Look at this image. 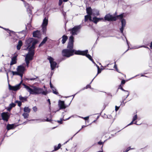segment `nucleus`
<instances>
[{
	"label": "nucleus",
	"instance_id": "2eb2a0df",
	"mask_svg": "<svg viewBox=\"0 0 152 152\" xmlns=\"http://www.w3.org/2000/svg\"><path fill=\"white\" fill-rule=\"evenodd\" d=\"M17 56H15L12 58V60L10 64V65L15 64L17 63Z\"/></svg>",
	"mask_w": 152,
	"mask_h": 152
},
{
	"label": "nucleus",
	"instance_id": "7c9ffc66",
	"mask_svg": "<svg viewBox=\"0 0 152 152\" xmlns=\"http://www.w3.org/2000/svg\"><path fill=\"white\" fill-rule=\"evenodd\" d=\"M74 50V54L76 55H80L81 51L78 50Z\"/></svg>",
	"mask_w": 152,
	"mask_h": 152
},
{
	"label": "nucleus",
	"instance_id": "f3484780",
	"mask_svg": "<svg viewBox=\"0 0 152 152\" xmlns=\"http://www.w3.org/2000/svg\"><path fill=\"white\" fill-rule=\"evenodd\" d=\"M86 13L88 15H92V10L91 7H88L86 9Z\"/></svg>",
	"mask_w": 152,
	"mask_h": 152
},
{
	"label": "nucleus",
	"instance_id": "58836bf2",
	"mask_svg": "<svg viewBox=\"0 0 152 152\" xmlns=\"http://www.w3.org/2000/svg\"><path fill=\"white\" fill-rule=\"evenodd\" d=\"M15 102L16 103H18V105L20 107L22 105V102L20 101L17 100L15 101Z\"/></svg>",
	"mask_w": 152,
	"mask_h": 152
},
{
	"label": "nucleus",
	"instance_id": "052dcab7",
	"mask_svg": "<svg viewBox=\"0 0 152 152\" xmlns=\"http://www.w3.org/2000/svg\"><path fill=\"white\" fill-rule=\"evenodd\" d=\"M84 119L85 120H87L89 119V117L87 116L84 118Z\"/></svg>",
	"mask_w": 152,
	"mask_h": 152
},
{
	"label": "nucleus",
	"instance_id": "6e6552de",
	"mask_svg": "<svg viewBox=\"0 0 152 152\" xmlns=\"http://www.w3.org/2000/svg\"><path fill=\"white\" fill-rule=\"evenodd\" d=\"M23 85L24 86L25 88L29 92L30 94H35V91L34 88V89H32L24 84H23Z\"/></svg>",
	"mask_w": 152,
	"mask_h": 152
},
{
	"label": "nucleus",
	"instance_id": "a18cd8bd",
	"mask_svg": "<svg viewBox=\"0 0 152 152\" xmlns=\"http://www.w3.org/2000/svg\"><path fill=\"white\" fill-rule=\"evenodd\" d=\"M33 109L34 112H36L37 111V108L36 106H34L33 107Z\"/></svg>",
	"mask_w": 152,
	"mask_h": 152
},
{
	"label": "nucleus",
	"instance_id": "cd10ccee",
	"mask_svg": "<svg viewBox=\"0 0 152 152\" xmlns=\"http://www.w3.org/2000/svg\"><path fill=\"white\" fill-rule=\"evenodd\" d=\"M24 111L25 112H26L29 113L31 111V109L29 108L28 107H25L24 108Z\"/></svg>",
	"mask_w": 152,
	"mask_h": 152
},
{
	"label": "nucleus",
	"instance_id": "20e7f679",
	"mask_svg": "<svg viewBox=\"0 0 152 152\" xmlns=\"http://www.w3.org/2000/svg\"><path fill=\"white\" fill-rule=\"evenodd\" d=\"M1 116L2 119L6 121H8L10 116L8 112H3L1 114Z\"/></svg>",
	"mask_w": 152,
	"mask_h": 152
},
{
	"label": "nucleus",
	"instance_id": "6ab92c4d",
	"mask_svg": "<svg viewBox=\"0 0 152 152\" xmlns=\"http://www.w3.org/2000/svg\"><path fill=\"white\" fill-rule=\"evenodd\" d=\"M28 97L25 96L24 97H22L21 96H19V99L22 102H24L26 101H27V98Z\"/></svg>",
	"mask_w": 152,
	"mask_h": 152
},
{
	"label": "nucleus",
	"instance_id": "c85d7f7f",
	"mask_svg": "<svg viewBox=\"0 0 152 152\" xmlns=\"http://www.w3.org/2000/svg\"><path fill=\"white\" fill-rule=\"evenodd\" d=\"M88 53V50H86L85 51H81V53H80V55H82V56H85L86 55V54Z\"/></svg>",
	"mask_w": 152,
	"mask_h": 152
},
{
	"label": "nucleus",
	"instance_id": "4d7b16f0",
	"mask_svg": "<svg viewBox=\"0 0 152 152\" xmlns=\"http://www.w3.org/2000/svg\"><path fill=\"white\" fill-rule=\"evenodd\" d=\"M43 94L46 95L47 93L46 92L43 91H42V92L41 93Z\"/></svg>",
	"mask_w": 152,
	"mask_h": 152
},
{
	"label": "nucleus",
	"instance_id": "ddd939ff",
	"mask_svg": "<svg viewBox=\"0 0 152 152\" xmlns=\"http://www.w3.org/2000/svg\"><path fill=\"white\" fill-rule=\"evenodd\" d=\"M103 18H98L96 17H93L92 18V21L95 23L96 24L98 22L101 20H103Z\"/></svg>",
	"mask_w": 152,
	"mask_h": 152
},
{
	"label": "nucleus",
	"instance_id": "6e6d98bb",
	"mask_svg": "<svg viewBox=\"0 0 152 152\" xmlns=\"http://www.w3.org/2000/svg\"><path fill=\"white\" fill-rule=\"evenodd\" d=\"M46 121H48V122H51L52 121V120L51 119H49L48 118H47L46 119Z\"/></svg>",
	"mask_w": 152,
	"mask_h": 152
},
{
	"label": "nucleus",
	"instance_id": "4be33fe9",
	"mask_svg": "<svg viewBox=\"0 0 152 152\" xmlns=\"http://www.w3.org/2000/svg\"><path fill=\"white\" fill-rule=\"evenodd\" d=\"M62 38V43L63 44H64L65 43L66 41L68 39V38L67 36L65 35H64L63 36Z\"/></svg>",
	"mask_w": 152,
	"mask_h": 152
},
{
	"label": "nucleus",
	"instance_id": "9b49d317",
	"mask_svg": "<svg viewBox=\"0 0 152 152\" xmlns=\"http://www.w3.org/2000/svg\"><path fill=\"white\" fill-rule=\"evenodd\" d=\"M41 35V34L40 31L37 30L34 31L33 33V36L34 37L39 38Z\"/></svg>",
	"mask_w": 152,
	"mask_h": 152
},
{
	"label": "nucleus",
	"instance_id": "bb28decb",
	"mask_svg": "<svg viewBox=\"0 0 152 152\" xmlns=\"http://www.w3.org/2000/svg\"><path fill=\"white\" fill-rule=\"evenodd\" d=\"M48 24V20L46 18H45L43 20L42 26H46Z\"/></svg>",
	"mask_w": 152,
	"mask_h": 152
},
{
	"label": "nucleus",
	"instance_id": "69168bd1",
	"mask_svg": "<svg viewBox=\"0 0 152 152\" xmlns=\"http://www.w3.org/2000/svg\"><path fill=\"white\" fill-rule=\"evenodd\" d=\"M150 47L151 48L152 47V42H151Z\"/></svg>",
	"mask_w": 152,
	"mask_h": 152
},
{
	"label": "nucleus",
	"instance_id": "e2e57ef3",
	"mask_svg": "<svg viewBox=\"0 0 152 152\" xmlns=\"http://www.w3.org/2000/svg\"><path fill=\"white\" fill-rule=\"evenodd\" d=\"M119 107L117 106H115V110L116 111H117L119 109Z\"/></svg>",
	"mask_w": 152,
	"mask_h": 152
},
{
	"label": "nucleus",
	"instance_id": "f8f14e48",
	"mask_svg": "<svg viewBox=\"0 0 152 152\" xmlns=\"http://www.w3.org/2000/svg\"><path fill=\"white\" fill-rule=\"evenodd\" d=\"M34 88L35 91V94H41L42 91L43 90V89L42 88L36 87H34Z\"/></svg>",
	"mask_w": 152,
	"mask_h": 152
},
{
	"label": "nucleus",
	"instance_id": "a19ab883",
	"mask_svg": "<svg viewBox=\"0 0 152 152\" xmlns=\"http://www.w3.org/2000/svg\"><path fill=\"white\" fill-rule=\"evenodd\" d=\"M37 77L35 76L34 77L32 78H28L27 80H35L37 78Z\"/></svg>",
	"mask_w": 152,
	"mask_h": 152
},
{
	"label": "nucleus",
	"instance_id": "dca6fc26",
	"mask_svg": "<svg viewBox=\"0 0 152 152\" xmlns=\"http://www.w3.org/2000/svg\"><path fill=\"white\" fill-rule=\"evenodd\" d=\"M15 128L14 124H8L6 127V128L8 130H10L11 129H14Z\"/></svg>",
	"mask_w": 152,
	"mask_h": 152
},
{
	"label": "nucleus",
	"instance_id": "9d476101",
	"mask_svg": "<svg viewBox=\"0 0 152 152\" xmlns=\"http://www.w3.org/2000/svg\"><path fill=\"white\" fill-rule=\"evenodd\" d=\"M58 106L60 107V109H65L66 107L64 104V101L59 100L58 101Z\"/></svg>",
	"mask_w": 152,
	"mask_h": 152
},
{
	"label": "nucleus",
	"instance_id": "4468645a",
	"mask_svg": "<svg viewBox=\"0 0 152 152\" xmlns=\"http://www.w3.org/2000/svg\"><path fill=\"white\" fill-rule=\"evenodd\" d=\"M38 41L37 40H34L32 43V45L29 48V50H33L35 48V45L37 43Z\"/></svg>",
	"mask_w": 152,
	"mask_h": 152
},
{
	"label": "nucleus",
	"instance_id": "39448f33",
	"mask_svg": "<svg viewBox=\"0 0 152 152\" xmlns=\"http://www.w3.org/2000/svg\"><path fill=\"white\" fill-rule=\"evenodd\" d=\"M22 82L21 81L19 84L15 86H12L9 85V89L14 91H15L19 90L20 88V86Z\"/></svg>",
	"mask_w": 152,
	"mask_h": 152
},
{
	"label": "nucleus",
	"instance_id": "0eeeda50",
	"mask_svg": "<svg viewBox=\"0 0 152 152\" xmlns=\"http://www.w3.org/2000/svg\"><path fill=\"white\" fill-rule=\"evenodd\" d=\"M25 70V67L23 66H18L17 71L19 72V74H20V76L22 78L23 72Z\"/></svg>",
	"mask_w": 152,
	"mask_h": 152
},
{
	"label": "nucleus",
	"instance_id": "f704fd0d",
	"mask_svg": "<svg viewBox=\"0 0 152 152\" xmlns=\"http://www.w3.org/2000/svg\"><path fill=\"white\" fill-rule=\"evenodd\" d=\"M23 116L25 118H27L28 117L29 114L28 113H24L23 114Z\"/></svg>",
	"mask_w": 152,
	"mask_h": 152
},
{
	"label": "nucleus",
	"instance_id": "ea45409f",
	"mask_svg": "<svg viewBox=\"0 0 152 152\" xmlns=\"http://www.w3.org/2000/svg\"><path fill=\"white\" fill-rule=\"evenodd\" d=\"M94 15L96 16L99 15V11L97 10H94Z\"/></svg>",
	"mask_w": 152,
	"mask_h": 152
},
{
	"label": "nucleus",
	"instance_id": "473e14b6",
	"mask_svg": "<svg viewBox=\"0 0 152 152\" xmlns=\"http://www.w3.org/2000/svg\"><path fill=\"white\" fill-rule=\"evenodd\" d=\"M11 72L12 73V75H18L20 76V74H19V72H18V71L17 72H14L13 71Z\"/></svg>",
	"mask_w": 152,
	"mask_h": 152
},
{
	"label": "nucleus",
	"instance_id": "2f4dec72",
	"mask_svg": "<svg viewBox=\"0 0 152 152\" xmlns=\"http://www.w3.org/2000/svg\"><path fill=\"white\" fill-rule=\"evenodd\" d=\"M86 56L91 61H92L94 62V61L93 59L92 58L91 56H90L89 54H87L86 55Z\"/></svg>",
	"mask_w": 152,
	"mask_h": 152
},
{
	"label": "nucleus",
	"instance_id": "37998d69",
	"mask_svg": "<svg viewBox=\"0 0 152 152\" xmlns=\"http://www.w3.org/2000/svg\"><path fill=\"white\" fill-rule=\"evenodd\" d=\"M42 29L43 33H45L46 31V26H42Z\"/></svg>",
	"mask_w": 152,
	"mask_h": 152
},
{
	"label": "nucleus",
	"instance_id": "412c9836",
	"mask_svg": "<svg viewBox=\"0 0 152 152\" xmlns=\"http://www.w3.org/2000/svg\"><path fill=\"white\" fill-rule=\"evenodd\" d=\"M51 68L52 70H53L56 67L57 63L55 61H53L50 63Z\"/></svg>",
	"mask_w": 152,
	"mask_h": 152
},
{
	"label": "nucleus",
	"instance_id": "a878e982",
	"mask_svg": "<svg viewBox=\"0 0 152 152\" xmlns=\"http://www.w3.org/2000/svg\"><path fill=\"white\" fill-rule=\"evenodd\" d=\"M124 13H123L119 15H117L116 16H115V17H116V20H117V18L120 19H121V20L122 19H124L123 18L124 17Z\"/></svg>",
	"mask_w": 152,
	"mask_h": 152
},
{
	"label": "nucleus",
	"instance_id": "864d4df0",
	"mask_svg": "<svg viewBox=\"0 0 152 152\" xmlns=\"http://www.w3.org/2000/svg\"><path fill=\"white\" fill-rule=\"evenodd\" d=\"M12 109V108H11V107L9 106V107L7 108V110L8 111H10Z\"/></svg>",
	"mask_w": 152,
	"mask_h": 152
},
{
	"label": "nucleus",
	"instance_id": "3c124183",
	"mask_svg": "<svg viewBox=\"0 0 152 152\" xmlns=\"http://www.w3.org/2000/svg\"><path fill=\"white\" fill-rule=\"evenodd\" d=\"M114 68L118 72V68H117V65L115 64H115L114 65Z\"/></svg>",
	"mask_w": 152,
	"mask_h": 152
},
{
	"label": "nucleus",
	"instance_id": "338daca9",
	"mask_svg": "<svg viewBox=\"0 0 152 152\" xmlns=\"http://www.w3.org/2000/svg\"><path fill=\"white\" fill-rule=\"evenodd\" d=\"M134 122V121H133V120H132V122L131 123H130L129 124V125H131V124H133V122Z\"/></svg>",
	"mask_w": 152,
	"mask_h": 152
},
{
	"label": "nucleus",
	"instance_id": "c03bdc74",
	"mask_svg": "<svg viewBox=\"0 0 152 152\" xmlns=\"http://www.w3.org/2000/svg\"><path fill=\"white\" fill-rule=\"evenodd\" d=\"M16 104H15L12 103L10 104V106L11 107V108L14 107L15 106Z\"/></svg>",
	"mask_w": 152,
	"mask_h": 152
},
{
	"label": "nucleus",
	"instance_id": "a211bd4d",
	"mask_svg": "<svg viewBox=\"0 0 152 152\" xmlns=\"http://www.w3.org/2000/svg\"><path fill=\"white\" fill-rule=\"evenodd\" d=\"M123 86L121 85H120L119 86V87H118V89H121V90H122L123 91H125L126 92V98H127V97L129 96V91H125L124 89L123 88Z\"/></svg>",
	"mask_w": 152,
	"mask_h": 152
},
{
	"label": "nucleus",
	"instance_id": "7ed1b4c3",
	"mask_svg": "<svg viewBox=\"0 0 152 152\" xmlns=\"http://www.w3.org/2000/svg\"><path fill=\"white\" fill-rule=\"evenodd\" d=\"M105 20L107 21H115L116 20V17L113 16L109 14H107L104 17Z\"/></svg>",
	"mask_w": 152,
	"mask_h": 152
},
{
	"label": "nucleus",
	"instance_id": "5701e85b",
	"mask_svg": "<svg viewBox=\"0 0 152 152\" xmlns=\"http://www.w3.org/2000/svg\"><path fill=\"white\" fill-rule=\"evenodd\" d=\"M22 42L21 40H19L18 41V44L17 46V48L18 50H20L21 46L22 45Z\"/></svg>",
	"mask_w": 152,
	"mask_h": 152
},
{
	"label": "nucleus",
	"instance_id": "8fccbe9b",
	"mask_svg": "<svg viewBox=\"0 0 152 152\" xmlns=\"http://www.w3.org/2000/svg\"><path fill=\"white\" fill-rule=\"evenodd\" d=\"M63 1L62 0H59L58 5L59 6H61L62 3Z\"/></svg>",
	"mask_w": 152,
	"mask_h": 152
},
{
	"label": "nucleus",
	"instance_id": "f03ea898",
	"mask_svg": "<svg viewBox=\"0 0 152 152\" xmlns=\"http://www.w3.org/2000/svg\"><path fill=\"white\" fill-rule=\"evenodd\" d=\"M74 37L73 36H71L69 37V42L67 47V49L69 50H74Z\"/></svg>",
	"mask_w": 152,
	"mask_h": 152
},
{
	"label": "nucleus",
	"instance_id": "bf43d9fd",
	"mask_svg": "<svg viewBox=\"0 0 152 152\" xmlns=\"http://www.w3.org/2000/svg\"><path fill=\"white\" fill-rule=\"evenodd\" d=\"M50 87L51 89H52V88H54V87H53V85L52 84L51 82L50 83Z\"/></svg>",
	"mask_w": 152,
	"mask_h": 152
},
{
	"label": "nucleus",
	"instance_id": "79ce46f5",
	"mask_svg": "<svg viewBox=\"0 0 152 152\" xmlns=\"http://www.w3.org/2000/svg\"><path fill=\"white\" fill-rule=\"evenodd\" d=\"M137 118V114H136L133 117V121H134L135 120H136Z\"/></svg>",
	"mask_w": 152,
	"mask_h": 152
},
{
	"label": "nucleus",
	"instance_id": "aec40b11",
	"mask_svg": "<svg viewBox=\"0 0 152 152\" xmlns=\"http://www.w3.org/2000/svg\"><path fill=\"white\" fill-rule=\"evenodd\" d=\"M48 37H45L43 39V41L41 42L39 44V47H40L42 46L44 44H45L48 39Z\"/></svg>",
	"mask_w": 152,
	"mask_h": 152
},
{
	"label": "nucleus",
	"instance_id": "4c0bfd02",
	"mask_svg": "<svg viewBox=\"0 0 152 152\" xmlns=\"http://www.w3.org/2000/svg\"><path fill=\"white\" fill-rule=\"evenodd\" d=\"M105 142V141H104V142H102V141H101V140L100 141H99L97 142V144L99 145H103ZM102 147H103V146H102Z\"/></svg>",
	"mask_w": 152,
	"mask_h": 152
},
{
	"label": "nucleus",
	"instance_id": "c9c22d12",
	"mask_svg": "<svg viewBox=\"0 0 152 152\" xmlns=\"http://www.w3.org/2000/svg\"><path fill=\"white\" fill-rule=\"evenodd\" d=\"M90 15H87L85 16L84 21L85 22H86L88 21Z\"/></svg>",
	"mask_w": 152,
	"mask_h": 152
},
{
	"label": "nucleus",
	"instance_id": "b1692460",
	"mask_svg": "<svg viewBox=\"0 0 152 152\" xmlns=\"http://www.w3.org/2000/svg\"><path fill=\"white\" fill-rule=\"evenodd\" d=\"M61 146V144L59 143L58 145L57 146V145H55L54 146V150H53L52 151H56L58 150L60 148Z\"/></svg>",
	"mask_w": 152,
	"mask_h": 152
},
{
	"label": "nucleus",
	"instance_id": "72a5a7b5",
	"mask_svg": "<svg viewBox=\"0 0 152 152\" xmlns=\"http://www.w3.org/2000/svg\"><path fill=\"white\" fill-rule=\"evenodd\" d=\"M48 59L49 60L50 63L54 61V59L50 56H48Z\"/></svg>",
	"mask_w": 152,
	"mask_h": 152
},
{
	"label": "nucleus",
	"instance_id": "13d9d810",
	"mask_svg": "<svg viewBox=\"0 0 152 152\" xmlns=\"http://www.w3.org/2000/svg\"><path fill=\"white\" fill-rule=\"evenodd\" d=\"M58 123L61 124H62L63 122L62 121V120L61 119V121H57Z\"/></svg>",
	"mask_w": 152,
	"mask_h": 152
},
{
	"label": "nucleus",
	"instance_id": "e433bc0d",
	"mask_svg": "<svg viewBox=\"0 0 152 152\" xmlns=\"http://www.w3.org/2000/svg\"><path fill=\"white\" fill-rule=\"evenodd\" d=\"M53 90V92L56 95H58V93L56 91V89H55L54 87L52 89Z\"/></svg>",
	"mask_w": 152,
	"mask_h": 152
},
{
	"label": "nucleus",
	"instance_id": "680f3d73",
	"mask_svg": "<svg viewBox=\"0 0 152 152\" xmlns=\"http://www.w3.org/2000/svg\"><path fill=\"white\" fill-rule=\"evenodd\" d=\"M26 62V64H29L30 63V61H29V60H25Z\"/></svg>",
	"mask_w": 152,
	"mask_h": 152
},
{
	"label": "nucleus",
	"instance_id": "393cba45",
	"mask_svg": "<svg viewBox=\"0 0 152 152\" xmlns=\"http://www.w3.org/2000/svg\"><path fill=\"white\" fill-rule=\"evenodd\" d=\"M33 58V57H32V56H30L27 54L25 58V60L30 61L32 60Z\"/></svg>",
	"mask_w": 152,
	"mask_h": 152
},
{
	"label": "nucleus",
	"instance_id": "603ef678",
	"mask_svg": "<svg viewBox=\"0 0 152 152\" xmlns=\"http://www.w3.org/2000/svg\"><path fill=\"white\" fill-rule=\"evenodd\" d=\"M91 15H90L88 18V20L90 21H92V19L91 17Z\"/></svg>",
	"mask_w": 152,
	"mask_h": 152
},
{
	"label": "nucleus",
	"instance_id": "5fc2aeb1",
	"mask_svg": "<svg viewBox=\"0 0 152 152\" xmlns=\"http://www.w3.org/2000/svg\"><path fill=\"white\" fill-rule=\"evenodd\" d=\"M131 149L130 147H129L128 148H127L126 150L125 151V152H127L128 151H129L130 149Z\"/></svg>",
	"mask_w": 152,
	"mask_h": 152
},
{
	"label": "nucleus",
	"instance_id": "49530a36",
	"mask_svg": "<svg viewBox=\"0 0 152 152\" xmlns=\"http://www.w3.org/2000/svg\"><path fill=\"white\" fill-rule=\"evenodd\" d=\"M98 72H97V74L96 76H97V75L98 74H99L101 72V69H100V68H99V67H98Z\"/></svg>",
	"mask_w": 152,
	"mask_h": 152
},
{
	"label": "nucleus",
	"instance_id": "423d86ee",
	"mask_svg": "<svg viewBox=\"0 0 152 152\" xmlns=\"http://www.w3.org/2000/svg\"><path fill=\"white\" fill-rule=\"evenodd\" d=\"M80 28V26H74L72 29H69V31H70V33L72 34V36L77 34V32L79 29Z\"/></svg>",
	"mask_w": 152,
	"mask_h": 152
},
{
	"label": "nucleus",
	"instance_id": "c756f323",
	"mask_svg": "<svg viewBox=\"0 0 152 152\" xmlns=\"http://www.w3.org/2000/svg\"><path fill=\"white\" fill-rule=\"evenodd\" d=\"M28 50L29 53L28 55L30 56H32L33 57L34 54V50Z\"/></svg>",
	"mask_w": 152,
	"mask_h": 152
},
{
	"label": "nucleus",
	"instance_id": "1a4fd4ad",
	"mask_svg": "<svg viewBox=\"0 0 152 152\" xmlns=\"http://www.w3.org/2000/svg\"><path fill=\"white\" fill-rule=\"evenodd\" d=\"M121 27L120 28V30L121 33H123V30L126 24V21L125 19H122L121 20Z\"/></svg>",
	"mask_w": 152,
	"mask_h": 152
},
{
	"label": "nucleus",
	"instance_id": "de8ad7c7",
	"mask_svg": "<svg viewBox=\"0 0 152 152\" xmlns=\"http://www.w3.org/2000/svg\"><path fill=\"white\" fill-rule=\"evenodd\" d=\"M126 83L125 80H123L121 82V85L123 86V85L124 84Z\"/></svg>",
	"mask_w": 152,
	"mask_h": 152
},
{
	"label": "nucleus",
	"instance_id": "774afa93",
	"mask_svg": "<svg viewBox=\"0 0 152 152\" xmlns=\"http://www.w3.org/2000/svg\"><path fill=\"white\" fill-rule=\"evenodd\" d=\"M68 0H63V1L66 2L68 1Z\"/></svg>",
	"mask_w": 152,
	"mask_h": 152
},
{
	"label": "nucleus",
	"instance_id": "f257e3e1",
	"mask_svg": "<svg viewBox=\"0 0 152 152\" xmlns=\"http://www.w3.org/2000/svg\"><path fill=\"white\" fill-rule=\"evenodd\" d=\"M74 50L68 49H63L62 51V55L63 56L69 58L74 55Z\"/></svg>",
	"mask_w": 152,
	"mask_h": 152
},
{
	"label": "nucleus",
	"instance_id": "0e129e2a",
	"mask_svg": "<svg viewBox=\"0 0 152 152\" xmlns=\"http://www.w3.org/2000/svg\"><path fill=\"white\" fill-rule=\"evenodd\" d=\"M47 101L49 102L50 105L51 103H50V99H48L47 100Z\"/></svg>",
	"mask_w": 152,
	"mask_h": 152
},
{
	"label": "nucleus",
	"instance_id": "09e8293b",
	"mask_svg": "<svg viewBox=\"0 0 152 152\" xmlns=\"http://www.w3.org/2000/svg\"><path fill=\"white\" fill-rule=\"evenodd\" d=\"M91 87V86L90 84L87 85L86 87L84 88V89H87L88 88H90Z\"/></svg>",
	"mask_w": 152,
	"mask_h": 152
}]
</instances>
